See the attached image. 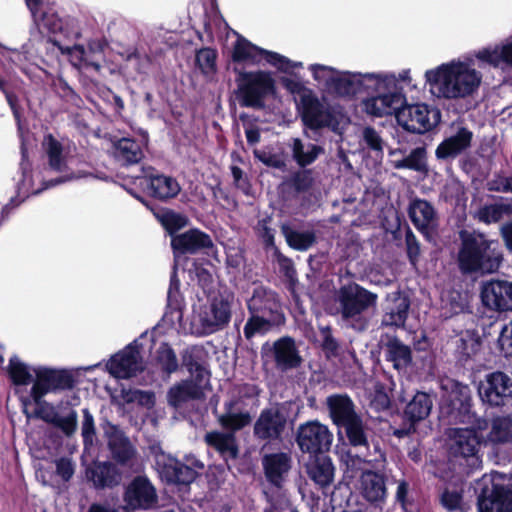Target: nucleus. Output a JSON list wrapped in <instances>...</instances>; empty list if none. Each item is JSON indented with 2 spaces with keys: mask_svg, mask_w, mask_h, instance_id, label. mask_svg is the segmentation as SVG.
<instances>
[{
  "mask_svg": "<svg viewBox=\"0 0 512 512\" xmlns=\"http://www.w3.org/2000/svg\"><path fill=\"white\" fill-rule=\"evenodd\" d=\"M85 475L95 489L114 488L122 481V472L110 461L93 462L86 468Z\"/></svg>",
  "mask_w": 512,
  "mask_h": 512,
  "instance_id": "nucleus-29",
  "label": "nucleus"
},
{
  "mask_svg": "<svg viewBox=\"0 0 512 512\" xmlns=\"http://www.w3.org/2000/svg\"><path fill=\"white\" fill-rule=\"evenodd\" d=\"M308 71L317 85L330 93L339 70L332 66L315 63L308 66Z\"/></svg>",
  "mask_w": 512,
  "mask_h": 512,
  "instance_id": "nucleus-52",
  "label": "nucleus"
},
{
  "mask_svg": "<svg viewBox=\"0 0 512 512\" xmlns=\"http://www.w3.org/2000/svg\"><path fill=\"white\" fill-rule=\"evenodd\" d=\"M345 429L349 443L354 448L361 450L360 457L364 462L378 465L385 462V454L381 451L378 443L373 444V453L370 451L369 434L370 431L361 419L357 416L350 422L342 426Z\"/></svg>",
  "mask_w": 512,
  "mask_h": 512,
  "instance_id": "nucleus-15",
  "label": "nucleus"
},
{
  "mask_svg": "<svg viewBox=\"0 0 512 512\" xmlns=\"http://www.w3.org/2000/svg\"><path fill=\"white\" fill-rule=\"evenodd\" d=\"M292 159L299 167H306L313 164L318 157L324 153L322 146L303 141L300 138H292L289 143Z\"/></svg>",
  "mask_w": 512,
  "mask_h": 512,
  "instance_id": "nucleus-44",
  "label": "nucleus"
},
{
  "mask_svg": "<svg viewBox=\"0 0 512 512\" xmlns=\"http://www.w3.org/2000/svg\"><path fill=\"white\" fill-rule=\"evenodd\" d=\"M155 466L160 477L167 483L188 485L192 483L197 472L187 464L160 451L155 453Z\"/></svg>",
  "mask_w": 512,
  "mask_h": 512,
  "instance_id": "nucleus-20",
  "label": "nucleus"
},
{
  "mask_svg": "<svg viewBox=\"0 0 512 512\" xmlns=\"http://www.w3.org/2000/svg\"><path fill=\"white\" fill-rule=\"evenodd\" d=\"M285 321L283 314L262 315L259 313H250L243 333L246 339L250 340L255 335H264L271 331L274 327L283 324Z\"/></svg>",
  "mask_w": 512,
  "mask_h": 512,
  "instance_id": "nucleus-43",
  "label": "nucleus"
},
{
  "mask_svg": "<svg viewBox=\"0 0 512 512\" xmlns=\"http://www.w3.org/2000/svg\"><path fill=\"white\" fill-rule=\"evenodd\" d=\"M269 65L275 67L277 70L283 73H292L293 69L303 67L302 62L292 61L286 56L277 52L269 54Z\"/></svg>",
  "mask_w": 512,
  "mask_h": 512,
  "instance_id": "nucleus-62",
  "label": "nucleus"
},
{
  "mask_svg": "<svg viewBox=\"0 0 512 512\" xmlns=\"http://www.w3.org/2000/svg\"><path fill=\"white\" fill-rule=\"evenodd\" d=\"M452 393L460 396L459 402L460 407L457 411H454L456 403L452 401L453 410L451 412V420L454 422H470L472 415L470 413V389L467 385H463L459 382H455L452 385Z\"/></svg>",
  "mask_w": 512,
  "mask_h": 512,
  "instance_id": "nucleus-50",
  "label": "nucleus"
},
{
  "mask_svg": "<svg viewBox=\"0 0 512 512\" xmlns=\"http://www.w3.org/2000/svg\"><path fill=\"white\" fill-rule=\"evenodd\" d=\"M377 299V294L355 282L341 286L335 294L337 312L342 321L359 332L367 329L369 320L365 314L376 306Z\"/></svg>",
  "mask_w": 512,
  "mask_h": 512,
  "instance_id": "nucleus-3",
  "label": "nucleus"
},
{
  "mask_svg": "<svg viewBox=\"0 0 512 512\" xmlns=\"http://www.w3.org/2000/svg\"><path fill=\"white\" fill-rule=\"evenodd\" d=\"M397 123L406 131L424 134L440 121V112L424 103L406 104L396 113Z\"/></svg>",
  "mask_w": 512,
  "mask_h": 512,
  "instance_id": "nucleus-10",
  "label": "nucleus"
},
{
  "mask_svg": "<svg viewBox=\"0 0 512 512\" xmlns=\"http://www.w3.org/2000/svg\"><path fill=\"white\" fill-rule=\"evenodd\" d=\"M396 169H410L418 172L427 169L426 149L424 147H416L405 158L395 161Z\"/></svg>",
  "mask_w": 512,
  "mask_h": 512,
  "instance_id": "nucleus-56",
  "label": "nucleus"
},
{
  "mask_svg": "<svg viewBox=\"0 0 512 512\" xmlns=\"http://www.w3.org/2000/svg\"><path fill=\"white\" fill-rule=\"evenodd\" d=\"M498 345L505 357H512V320L501 329Z\"/></svg>",
  "mask_w": 512,
  "mask_h": 512,
  "instance_id": "nucleus-64",
  "label": "nucleus"
},
{
  "mask_svg": "<svg viewBox=\"0 0 512 512\" xmlns=\"http://www.w3.org/2000/svg\"><path fill=\"white\" fill-rule=\"evenodd\" d=\"M510 216H512V199L510 198H500L491 204L483 205L477 211L478 220L486 224L496 223Z\"/></svg>",
  "mask_w": 512,
  "mask_h": 512,
  "instance_id": "nucleus-47",
  "label": "nucleus"
},
{
  "mask_svg": "<svg viewBox=\"0 0 512 512\" xmlns=\"http://www.w3.org/2000/svg\"><path fill=\"white\" fill-rule=\"evenodd\" d=\"M202 395L199 388L192 386L191 381L184 380L181 383L171 387L167 393L169 405L174 408L181 407L185 402L191 399H200Z\"/></svg>",
  "mask_w": 512,
  "mask_h": 512,
  "instance_id": "nucleus-51",
  "label": "nucleus"
},
{
  "mask_svg": "<svg viewBox=\"0 0 512 512\" xmlns=\"http://www.w3.org/2000/svg\"><path fill=\"white\" fill-rule=\"evenodd\" d=\"M482 303L495 311L512 310V282L492 280L481 290Z\"/></svg>",
  "mask_w": 512,
  "mask_h": 512,
  "instance_id": "nucleus-24",
  "label": "nucleus"
},
{
  "mask_svg": "<svg viewBox=\"0 0 512 512\" xmlns=\"http://www.w3.org/2000/svg\"><path fill=\"white\" fill-rule=\"evenodd\" d=\"M270 53L273 51L263 49L243 37H238L233 47L232 60L247 65H258L265 60L269 64Z\"/></svg>",
  "mask_w": 512,
  "mask_h": 512,
  "instance_id": "nucleus-39",
  "label": "nucleus"
},
{
  "mask_svg": "<svg viewBox=\"0 0 512 512\" xmlns=\"http://www.w3.org/2000/svg\"><path fill=\"white\" fill-rule=\"evenodd\" d=\"M410 300L401 291L388 293L383 303L381 326L387 328H403L408 318Z\"/></svg>",
  "mask_w": 512,
  "mask_h": 512,
  "instance_id": "nucleus-21",
  "label": "nucleus"
},
{
  "mask_svg": "<svg viewBox=\"0 0 512 512\" xmlns=\"http://www.w3.org/2000/svg\"><path fill=\"white\" fill-rule=\"evenodd\" d=\"M393 83V77L386 74L361 73L339 70L329 94L339 97H353L367 88L385 87Z\"/></svg>",
  "mask_w": 512,
  "mask_h": 512,
  "instance_id": "nucleus-9",
  "label": "nucleus"
},
{
  "mask_svg": "<svg viewBox=\"0 0 512 512\" xmlns=\"http://www.w3.org/2000/svg\"><path fill=\"white\" fill-rule=\"evenodd\" d=\"M52 425L59 428L67 437L72 436L76 432L78 426L77 412L75 410H71L66 416L56 414Z\"/></svg>",
  "mask_w": 512,
  "mask_h": 512,
  "instance_id": "nucleus-60",
  "label": "nucleus"
},
{
  "mask_svg": "<svg viewBox=\"0 0 512 512\" xmlns=\"http://www.w3.org/2000/svg\"><path fill=\"white\" fill-rule=\"evenodd\" d=\"M143 173L140 184H145L154 198L166 201L175 198L180 193L181 186L174 177L155 173V169L152 167L144 169Z\"/></svg>",
  "mask_w": 512,
  "mask_h": 512,
  "instance_id": "nucleus-22",
  "label": "nucleus"
},
{
  "mask_svg": "<svg viewBox=\"0 0 512 512\" xmlns=\"http://www.w3.org/2000/svg\"><path fill=\"white\" fill-rule=\"evenodd\" d=\"M231 303V296L219 294L195 309L193 326L196 334L207 336L223 330L231 319Z\"/></svg>",
  "mask_w": 512,
  "mask_h": 512,
  "instance_id": "nucleus-7",
  "label": "nucleus"
},
{
  "mask_svg": "<svg viewBox=\"0 0 512 512\" xmlns=\"http://www.w3.org/2000/svg\"><path fill=\"white\" fill-rule=\"evenodd\" d=\"M262 466L272 488L281 490L291 469L292 458L285 452L266 454L262 458Z\"/></svg>",
  "mask_w": 512,
  "mask_h": 512,
  "instance_id": "nucleus-26",
  "label": "nucleus"
},
{
  "mask_svg": "<svg viewBox=\"0 0 512 512\" xmlns=\"http://www.w3.org/2000/svg\"><path fill=\"white\" fill-rule=\"evenodd\" d=\"M393 77V83L385 87L367 88V93L375 95L365 98L362 101L363 110L373 117H384L397 113L406 102L405 95L397 88V79L394 73L378 72Z\"/></svg>",
  "mask_w": 512,
  "mask_h": 512,
  "instance_id": "nucleus-8",
  "label": "nucleus"
},
{
  "mask_svg": "<svg viewBox=\"0 0 512 512\" xmlns=\"http://www.w3.org/2000/svg\"><path fill=\"white\" fill-rule=\"evenodd\" d=\"M432 408V396L426 392L418 391L407 402L403 411V419L411 425H417L430 415Z\"/></svg>",
  "mask_w": 512,
  "mask_h": 512,
  "instance_id": "nucleus-40",
  "label": "nucleus"
},
{
  "mask_svg": "<svg viewBox=\"0 0 512 512\" xmlns=\"http://www.w3.org/2000/svg\"><path fill=\"white\" fill-rule=\"evenodd\" d=\"M479 512H512L511 495L508 489L492 483V488H483L478 496Z\"/></svg>",
  "mask_w": 512,
  "mask_h": 512,
  "instance_id": "nucleus-30",
  "label": "nucleus"
},
{
  "mask_svg": "<svg viewBox=\"0 0 512 512\" xmlns=\"http://www.w3.org/2000/svg\"><path fill=\"white\" fill-rule=\"evenodd\" d=\"M475 57L479 68L512 71V34L497 43L475 50Z\"/></svg>",
  "mask_w": 512,
  "mask_h": 512,
  "instance_id": "nucleus-16",
  "label": "nucleus"
},
{
  "mask_svg": "<svg viewBox=\"0 0 512 512\" xmlns=\"http://www.w3.org/2000/svg\"><path fill=\"white\" fill-rule=\"evenodd\" d=\"M107 46L106 41L102 39L90 40L87 46L75 45L72 49V56L77 57L81 66L92 68L99 72L104 61V50Z\"/></svg>",
  "mask_w": 512,
  "mask_h": 512,
  "instance_id": "nucleus-37",
  "label": "nucleus"
},
{
  "mask_svg": "<svg viewBox=\"0 0 512 512\" xmlns=\"http://www.w3.org/2000/svg\"><path fill=\"white\" fill-rule=\"evenodd\" d=\"M385 359L398 371L406 369L412 362L411 348L397 337H391L384 345Z\"/></svg>",
  "mask_w": 512,
  "mask_h": 512,
  "instance_id": "nucleus-46",
  "label": "nucleus"
},
{
  "mask_svg": "<svg viewBox=\"0 0 512 512\" xmlns=\"http://www.w3.org/2000/svg\"><path fill=\"white\" fill-rule=\"evenodd\" d=\"M217 52L211 48H202L196 52L195 61L201 72L209 77L216 71Z\"/></svg>",
  "mask_w": 512,
  "mask_h": 512,
  "instance_id": "nucleus-57",
  "label": "nucleus"
},
{
  "mask_svg": "<svg viewBox=\"0 0 512 512\" xmlns=\"http://www.w3.org/2000/svg\"><path fill=\"white\" fill-rule=\"evenodd\" d=\"M160 221L163 227L169 232V234L174 236L175 232L184 228L188 223V218L180 213H176L173 211H166L160 216Z\"/></svg>",
  "mask_w": 512,
  "mask_h": 512,
  "instance_id": "nucleus-58",
  "label": "nucleus"
},
{
  "mask_svg": "<svg viewBox=\"0 0 512 512\" xmlns=\"http://www.w3.org/2000/svg\"><path fill=\"white\" fill-rule=\"evenodd\" d=\"M157 492L145 476L135 477L126 487L124 502L127 510H148L157 503Z\"/></svg>",
  "mask_w": 512,
  "mask_h": 512,
  "instance_id": "nucleus-18",
  "label": "nucleus"
},
{
  "mask_svg": "<svg viewBox=\"0 0 512 512\" xmlns=\"http://www.w3.org/2000/svg\"><path fill=\"white\" fill-rule=\"evenodd\" d=\"M296 104L305 126L313 130L328 126L329 114L313 90Z\"/></svg>",
  "mask_w": 512,
  "mask_h": 512,
  "instance_id": "nucleus-28",
  "label": "nucleus"
},
{
  "mask_svg": "<svg viewBox=\"0 0 512 512\" xmlns=\"http://www.w3.org/2000/svg\"><path fill=\"white\" fill-rule=\"evenodd\" d=\"M203 350L197 346L186 348L182 353V364L188 372L203 366L201 363Z\"/></svg>",
  "mask_w": 512,
  "mask_h": 512,
  "instance_id": "nucleus-63",
  "label": "nucleus"
},
{
  "mask_svg": "<svg viewBox=\"0 0 512 512\" xmlns=\"http://www.w3.org/2000/svg\"><path fill=\"white\" fill-rule=\"evenodd\" d=\"M477 390L484 404L491 407L504 406L512 399V378L502 371L488 373L479 382Z\"/></svg>",
  "mask_w": 512,
  "mask_h": 512,
  "instance_id": "nucleus-12",
  "label": "nucleus"
},
{
  "mask_svg": "<svg viewBox=\"0 0 512 512\" xmlns=\"http://www.w3.org/2000/svg\"><path fill=\"white\" fill-rule=\"evenodd\" d=\"M459 236L457 263L463 274H490L499 269L502 252L498 241L476 231H461Z\"/></svg>",
  "mask_w": 512,
  "mask_h": 512,
  "instance_id": "nucleus-2",
  "label": "nucleus"
},
{
  "mask_svg": "<svg viewBox=\"0 0 512 512\" xmlns=\"http://www.w3.org/2000/svg\"><path fill=\"white\" fill-rule=\"evenodd\" d=\"M108 440V447L113 458L121 464L127 463L135 454V450L130 441L123 433L113 425L105 430Z\"/></svg>",
  "mask_w": 512,
  "mask_h": 512,
  "instance_id": "nucleus-42",
  "label": "nucleus"
},
{
  "mask_svg": "<svg viewBox=\"0 0 512 512\" xmlns=\"http://www.w3.org/2000/svg\"><path fill=\"white\" fill-rule=\"evenodd\" d=\"M326 405L334 424L342 427L359 416L352 399L347 394H333L327 397Z\"/></svg>",
  "mask_w": 512,
  "mask_h": 512,
  "instance_id": "nucleus-38",
  "label": "nucleus"
},
{
  "mask_svg": "<svg viewBox=\"0 0 512 512\" xmlns=\"http://www.w3.org/2000/svg\"><path fill=\"white\" fill-rule=\"evenodd\" d=\"M285 425L286 418L278 408L263 409L254 423V436L261 441L278 440Z\"/></svg>",
  "mask_w": 512,
  "mask_h": 512,
  "instance_id": "nucleus-23",
  "label": "nucleus"
},
{
  "mask_svg": "<svg viewBox=\"0 0 512 512\" xmlns=\"http://www.w3.org/2000/svg\"><path fill=\"white\" fill-rule=\"evenodd\" d=\"M218 422L226 432L235 434L250 425L252 416L240 406L239 399H230L224 403V412L218 415Z\"/></svg>",
  "mask_w": 512,
  "mask_h": 512,
  "instance_id": "nucleus-32",
  "label": "nucleus"
},
{
  "mask_svg": "<svg viewBox=\"0 0 512 512\" xmlns=\"http://www.w3.org/2000/svg\"><path fill=\"white\" fill-rule=\"evenodd\" d=\"M26 5L31 13L35 29H32L31 36L36 38L38 35L57 34L63 32V20L52 11H43L42 0H25Z\"/></svg>",
  "mask_w": 512,
  "mask_h": 512,
  "instance_id": "nucleus-27",
  "label": "nucleus"
},
{
  "mask_svg": "<svg viewBox=\"0 0 512 512\" xmlns=\"http://www.w3.org/2000/svg\"><path fill=\"white\" fill-rule=\"evenodd\" d=\"M473 139V132L466 127L458 126L436 148L435 156L440 161H450L468 150Z\"/></svg>",
  "mask_w": 512,
  "mask_h": 512,
  "instance_id": "nucleus-25",
  "label": "nucleus"
},
{
  "mask_svg": "<svg viewBox=\"0 0 512 512\" xmlns=\"http://www.w3.org/2000/svg\"><path fill=\"white\" fill-rule=\"evenodd\" d=\"M112 155L120 165L129 166L139 163L144 157V152L138 141L123 137L113 142Z\"/></svg>",
  "mask_w": 512,
  "mask_h": 512,
  "instance_id": "nucleus-41",
  "label": "nucleus"
},
{
  "mask_svg": "<svg viewBox=\"0 0 512 512\" xmlns=\"http://www.w3.org/2000/svg\"><path fill=\"white\" fill-rule=\"evenodd\" d=\"M478 65L475 50L435 68L428 69L425 84L432 96L445 100H460L472 96L480 87L482 73L475 68Z\"/></svg>",
  "mask_w": 512,
  "mask_h": 512,
  "instance_id": "nucleus-1",
  "label": "nucleus"
},
{
  "mask_svg": "<svg viewBox=\"0 0 512 512\" xmlns=\"http://www.w3.org/2000/svg\"><path fill=\"white\" fill-rule=\"evenodd\" d=\"M20 172L21 178L17 182V196L15 198H11L9 203L3 207L1 213L2 220L6 219L9 213L30 195H37L44 189L61 183L93 176L91 173L79 171L77 173L73 172L65 174L48 182H44L41 180L40 174L35 173L32 170L31 164L28 160L27 149L23 143L21 145Z\"/></svg>",
  "mask_w": 512,
  "mask_h": 512,
  "instance_id": "nucleus-4",
  "label": "nucleus"
},
{
  "mask_svg": "<svg viewBox=\"0 0 512 512\" xmlns=\"http://www.w3.org/2000/svg\"><path fill=\"white\" fill-rule=\"evenodd\" d=\"M208 446L214 448L228 462L238 456V446L235 435L229 432L212 431L205 435Z\"/></svg>",
  "mask_w": 512,
  "mask_h": 512,
  "instance_id": "nucleus-45",
  "label": "nucleus"
},
{
  "mask_svg": "<svg viewBox=\"0 0 512 512\" xmlns=\"http://www.w3.org/2000/svg\"><path fill=\"white\" fill-rule=\"evenodd\" d=\"M480 440L471 428H454L449 433L448 459L455 470L470 474L482 466Z\"/></svg>",
  "mask_w": 512,
  "mask_h": 512,
  "instance_id": "nucleus-5",
  "label": "nucleus"
},
{
  "mask_svg": "<svg viewBox=\"0 0 512 512\" xmlns=\"http://www.w3.org/2000/svg\"><path fill=\"white\" fill-rule=\"evenodd\" d=\"M237 74V98L242 107L262 109L265 99L274 93L275 81L269 72L244 71L234 68Z\"/></svg>",
  "mask_w": 512,
  "mask_h": 512,
  "instance_id": "nucleus-6",
  "label": "nucleus"
},
{
  "mask_svg": "<svg viewBox=\"0 0 512 512\" xmlns=\"http://www.w3.org/2000/svg\"><path fill=\"white\" fill-rule=\"evenodd\" d=\"M408 216L414 227L431 241L439 228V215L432 203L425 199H412L408 206Z\"/></svg>",
  "mask_w": 512,
  "mask_h": 512,
  "instance_id": "nucleus-17",
  "label": "nucleus"
},
{
  "mask_svg": "<svg viewBox=\"0 0 512 512\" xmlns=\"http://www.w3.org/2000/svg\"><path fill=\"white\" fill-rule=\"evenodd\" d=\"M8 373L15 385H29L33 382V368L13 356L9 360Z\"/></svg>",
  "mask_w": 512,
  "mask_h": 512,
  "instance_id": "nucleus-53",
  "label": "nucleus"
},
{
  "mask_svg": "<svg viewBox=\"0 0 512 512\" xmlns=\"http://www.w3.org/2000/svg\"><path fill=\"white\" fill-rule=\"evenodd\" d=\"M42 146L48 158L49 168L55 172H65L70 153L69 141L59 140L49 134L44 137Z\"/></svg>",
  "mask_w": 512,
  "mask_h": 512,
  "instance_id": "nucleus-35",
  "label": "nucleus"
},
{
  "mask_svg": "<svg viewBox=\"0 0 512 512\" xmlns=\"http://www.w3.org/2000/svg\"><path fill=\"white\" fill-rule=\"evenodd\" d=\"M175 269L176 265L174 266V271L170 277V285L167 292V306L162 320L171 328L178 329L182 327L185 303L184 298L179 291L180 281L177 278Z\"/></svg>",
  "mask_w": 512,
  "mask_h": 512,
  "instance_id": "nucleus-31",
  "label": "nucleus"
},
{
  "mask_svg": "<svg viewBox=\"0 0 512 512\" xmlns=\"http://www.w3.org/2000/svg\"><path fill=\"white\" fill-rule=\"evenodd\" d=\"M249 313L264 315L283 314L277 294L262 285L253 289L251 297L247 300Z\"/></svg>",
  "mask_w": 512,
  "mask_h": 512,
  "instance_id": "nucleus-34",
  "label": "nucleus"
},
{
  "mask_svg": "<svg viewBox=\"0 0 512 512\" xmlns=\"http://www.w3.org/2000/svg\"><path fill=\"white\" fill-rule=\"evenodd\" d=\"M272 351L276 367L282 372L296 369L302 363V357L291 337H282L275 341Z\"/></svg>",
  "mask_w": 512,
  "mask_h": 512,
  "instance_id": "nucleus-33",
  "label": "nucleus"
},
{
  "mask_svg": "<svg viewBox=\"0 0 512 512\" xmlns=\"http://www.w3.org/2000/svg\"><path fill=\"white\" fill-rule=\"evenodd\" d=\"M281 232L289 247L297 251H307L316 242V235L313 231H299L289 224H283Z\"/></svg>",
  "mask_w": 512,
  "mask_h": 512,
  "instance_id": "nucleus-49",
  "label": "nucleus"
},
{
  "mask_svg": "<svg viewBox=\"0 0 512 512\" xmlns=\"http://www.w3.org/2000/svg\"><path fill=\"white\" fill-rule=\"evenodd\" d=\"M307 473L320 487H327L331 484L334 477V466L329 457H316L307 466Z\"/></svg>",
  "mask_w": 512,
  "mask_h": 512,
  "instance_id": "nucleus-48",
  "label": "nucleus"
},
{
  "mask_svg": "<svg viewBox=\"0 0 512 512\" xmlns=\"http://www.w3.org/2000/svg\"><path fill=\"white\" fill-rule=\"evenodd\" d=\"M362 496L370 503L380 507L386 499L387 489L383 475L374 471H364L360 477Z\"/></svg>",
  "mask_w": 512,
  "mask_h": 512,
  "instance_id": "nucleus-36",
  "label": "nucleus"
},
{
  "mask_svg": "<svg viewBox=\"0 0 512 512\" xmlns=\"http://www.w3.org/2000/svg\"><path fill=\"white\" fill-rule=\"evenodd\" d=\"M156 365L166 376L178 370L179 364L176 353L167 343H162L156 351Z\"/></svg>",
  "mask_w": 512,
  "mask_h": 512,
  "instance_id": "nucleus-54",
  "label": "nucleus"
},
{
  "mask_svg": "<svg viewBox=\"0 0 512 512\" xmlns=\"http://www.w3.org/2000/svg\"><path fill=\"white\" fill-rule=\"evenodd\" d=\"M488 441L493 444H504L512 441V420L508 417H498L493 420Z\"/></svg>",
  "mask_w": 512,
  "mask_h": 512,
  "instance_id": "nucleus-55",
  "label": "nucleus"
},
{
  "mask_svg": "<svg viewBox=\"0 0 512 512\" xmlns=\"http://www.w3.org/2000/svg\"><path fill=\"white\" fill-rule=\"evenodd\" d=\"M138 341V339L134 340L110 358L106 368L111 376L117 379H129L144 370L145 365Z\"/></svg>",
  "mask_w": 512,
  "mask_h": 512,
  "instance_id": "nucleus-14",
  "label": "nucleus"
},
{
  "mask_svg": "<svg viewBox=\"0 0 512 512\" xmlns=\"http://www.w3.org/2000/svg\"><path fill=\"white\" fill-rule=\"evenodd\" d=\"M83 421L81 425V435L85 449H89L93 444L96 437V429L94 417L88 408L82 410Z\"/></svg>",
  "mask_w": 512,
  "mask_h": 512,
  "instance_id": "nucleus-59",
  "label": "nucleus"
},
{
  "mask_svg": "<svg viewBox=\"0 0 512 512\" xmlns=\"http://www.w3.org/2000/svg\"><path fill=\"white\" fill-rule=\"evenodd\" d=\"M487 189L491 192L512 193V175H506L503 172L495 173L487 181Z\"/></svg>",
  "mask_w": 512,
  "mask_h": 512,
  "instance_id": "nucleus-61",
  "label": "nucleus"
},
{
  "mask_svg": "<svg viewBox=\"0 0 512 512\" xmlns=\"http://www.w3.org/2000/svg\"><path fill=\"white\" fill-rule=\"evenodd\" d=\"M35 380L30 395L34 402H39L48 393L71 389L74 379L71 373L63 369L46 366L33 367Z\"/></svg>",
  "mask_w": 512,
  "mask_h": 512,
  "instance_id": "nucleus-11",
  "label": "nucleus"
},
{
  "mask_svg": "<svg viewBox=\"0 0 512 512\" xmlns=\"http://www.w3.org/2000/svg\"><path fill=\"white\" fill-rule=\"evenodd\" d=\"M171 246L174 251L176 264L181 255L196 254L198 252L210 254L214 250V243L211 237L199 229H190L183 233L175 234L172 236Z\"/></svg>",
  "mask_w": 512,
  "mask_h": 512,
  "instance_id": "nucleus-19",
  "label": "nucleus"
},
{
  "mask_svg": "<svg viewBox=\"0 0 512 512\" xmlns=\"http://www.w3.org/2000/svg\"><path fill=\"white\" fill-rule=\"evenodd\" d=\"M296 442L303 453L316 456L330 449L333 434L319 421H308L298 427Z\"/></svg>",
  "mask_w": 512,
  "mask_h": 512,
  "instance_id": "nucleus-13",
  "label": "nucleus"
}]
</instances>
